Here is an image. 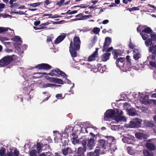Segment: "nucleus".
Returning a JSON list of instances; mask_svg holds the SVG:
<instances>
[{
    "instance_id": "nucleus-1",
    "label": "nucleus",
    "mask_w": 156,
    "mask_h": 156,
    "mask_svg": "<svg viewBox=\"0 0 156 156\" xmlns=\"http://www.w3.org/2000/svg\"><path fill=\"white\" fill-rule=\"evenodd\" d=\"M55 73H57L58 75H60L63 78H65V83H67L70 84L71 86L70 87H71V88H73L74 87V83H71L70 81L66 78L67 76L65 73L58 69H55V70L51 71L48 74H46L45 73L40 72L36 73L35 74H42L43 75H45L46 76L49 75L51 76H54L56 75Z\"/></svg>"
},
{
    "instance_id": "nucleus-38",
    "label": "nucleus",
    "mask_w": 156,
    "mask_h": 156,
    "mask_svg": "<svg viewBox=\"0 0 156 156\" xmlns=\"http://www.w3.org/2000/svg\"><path fill=\"white\" fill-rule=\"evenodd\" d=\"M6 28L8 29L7 30H6V31H8V33L10 35L12 36L14 34V31L13 30L9 28Z\"/></svg>"
},
{
    "instance_id": "nucleus-24",
    "label": "nucleus",
    "mask_w": 156,
    "mask_h": 156,
    "mask_svg": "<svg viewBox=\"0 0 156 156\" xmlns=\"http://www.w3.org/2000/svg\"><path fill=\"white\" fill-rule=\"evenodd\" d=\"M127 112L130 115L132 116H133L135 115L136 113L135 112V110L133 108H130L129 109H126Z\"/></svg>"
},
{
    "instance_id": "nucleus-9",
    "label": "nucleus",
    "mask_w": 156,
    "mask_h": 156,
    "mask_svg": "<svg viewBox=\"0 0 156 156\" xmlns=\"http://www.w3.org/2000/svg\"><path fill=\"white\" fill-rule=\"evenodd\" d=\"M98 148H104L105 149H109L108 144H107L106 141L104 139H100L98 140Z\"/></svg>"
},
{
    "instance_id": "nucleus-53",
    "label": "nucleus",
    "mask_w": 156,
    "mask_h": 156,
    "mask_svg": "<svg viewBox=\"0 0 156 156\" xmlns=\"http://www.w3.org/2000/svg\"><path fill=\"white\" fill-rule=\"evenodd\" d=\"M149 64L151 66L156 68V62L155 61H150Z\"/></svg>"
},
{
    "instance_id": "nucleus-40",
    "label": "nucleus",
    "mask_w": 156,
    "mask_h": 156,
    "mask_svg": "<svg viewBox=\"0 0 156 156\" xmlns=\"http://www.w3.org/2000/svg\"><path fill=\"white\" fill-rule=\"evenodd\" d=\"M55 83L60 84H63L64 83V82L61 79L57 78L55 79Z\"/></svg>"
},
{
    "instance_id": "nucleus-58",
    "label": "nucleus",
    "mask_w": 156,
    "mask_h": 156,
    "mask_svg": "<svg viewBox=\"0 0 156 156\" xmlns=\"http://www.w3.org/2000/svg\"><path fill=\"white\" fill-rule=\"evenodd\" d=\"M19 151L16 149H15L13 154L14 156H19Z\"/></svg>"
},
{
    "instance_id": "nucleus-43",
    "label": "nucleus",
    "mask_w": 156,
    "mask_h": 156,
    "mask_svg": "<svg viewBox=\"0 0 156 156\" xmlns=\"http://www.w3.org/2000/svg\"><path fill=\"white\" fill-rule=\"evenodd\" d=\"M20 46H19V47H18V48H16V51L17 53L18 54L21 56L22 54L23 51V50H22L21 48L20 47Z\"/></svg>"
},
{
    "instance_id": "nucleus-49",
    "label": "nucleus",
    "mask_w": 156,
    "mask_h": 156,
    "mask_svg": "<svg viewBox=\"0 0 156 156\" xmlns=\"http://www.w3.org/2000/svg\"><path fill=\"white\" fill-rule=\"evenodd\" d=\"M111 129L113 130L116 131L119 130V127L117 126L113 125L111 126Z\"/></svg>"
},
{
    "instance_id": "nucleus-62",
    "label": "nucleus",
    "mask_w": 156,
    "mask_h": 156,
    "mask_svg": "<svg viewBox=\"0 0 156 156\" xmlns=\"http://www.w3.org/2000/svg\"><path fill=\"white\" fill-rule=\"evenodd\" d=\"M77 11L76 10H74L73 11H72L71 12H69V10L67 11L66 13H68L69 14H75L76 13H77Z\"/></svg>"
},
{
    "instance_id": "nucleus-32",
    "label": "nucleus",
    "mask_w": 156,
    "mask_h": 156,
    "mask_svg": "<svg viewBox=\"0 0 156 156\" xmlns=\"http://www.w3.org/2000/svg\"><path fill=\"white\" fill-rule=\"evenodd\" d=\"M142 31L149 34H150V33L153 32L151 29L149 27L146 28L142 30Z\"/></svg>"
},
{
    "instance_id": "nucleus-42",
    "label": "nucleus",
    "mask_w": 156,
    "mask_h": 156,
    "mask_svg": "<svg viewBox=\"0 0 156 156\" xmlns=\"http://www.w3.org/2000/svg\"><path fill=\"white\" fill-rule=\"evenodd\" d=\"M31 93H33L31 91H30L29 93V94L26 95V97L28 98H27V101H30L31 99V98L33 97L34 95H32L31 94Z\"/></svg>"
},
{
    "instance_id": "nucleus-57",
    "label": "nucleus",
    "mask_w": 156,
    "mask_h": 156,
    "mask_svg": "<svg viewBox=\"0 0 156 156\" xmlns=\"http://www.w3.org/2000/svg\"><path fill=\"white\" fill-rule=\"evenodd\" d=\"M65 2V0H60V1H58L57 3V5L59 6H61Z\"/></svg>"
},
{
    "instance_id": "nucleus-36",
    "label": "nucleus",
    "mask_w": 156,
    "mask_h": 156,
    "mask_svg": "<svg viewBox=\"0 0 156 156\" xmlns=\"http://www.w3.org/2000/svg\"><path fill=\"white\" fill-rule=\"evenodd\" d=\"M44 76L45 77L46 79L47 80H49V81L54 83H55V81L56 79L54 77H51L48 76Z\"/></svg>"
},
{
    "instance_id": "nucleus-23",
    "label": "nucleus",
    "mask_w": 156,
    "mask_h": 156,
    "mask_svg": "<svg viewBox=\"0 0 156 156\" xmlns=\"http://www.w3.org/2000/svg\"><path fill=\"white\" fill-rule=\"evenodd\" d=\"M143 154L145 156H154V154L152 152L147 150H144Z\"/></svg>"
},
{
    "instance_id": "nucleus-6",
    "label": "nucleus",
    "mask_w": 156,
    "mask_h": 156,
    "mask_svg": "<svg viewBox=\"0 0 156 156\" xmlns=\"http://www.w3.org/2000/svg\"><path fill=\"white\" fill-rule=\"evenodd\" d=\"M140 34L143 39L144 40H146L145 42L146 46L147 47L151 46L152 44V42L151 40L149 38L150 34H148L142 31L141 33H140Z\"/></svg>"
},
{
    "instance_id": "nucleus-3",
    "label": "nucleus",
    "mask_w": 156,
    "mask_h": 156,
    "mask_svg": "<svg viewBox=\"0 0 156 156\" xmlns=\"http://www.w3.org/2000/svg\"><path fill=\"white\" fill-rule=\"evenodd\" d=\"M15 55H8L4 57L0 60V66H6L12 61L13 57Z\"/></svg>"
},
{
    "instance_id": "nucleus-13",
    "label": "nucleus",
    "mask_w": 156,
    "mask_h": 156,
    "mask_svg": "<svg viewBox=\"0 0 156 156\" xmlns=\"http://www.w3.org/2000/svg\"><path fill=\"white\" fill-rule=\"evenodd\" d=\"M73 151L71 148L67 147L62 149V153L64 156H66L72 153Z\"/></svg>"
},
{
    "instance_id": "nucleus-21",
    "label": "nucleus",
    "mask_w": 156,
    "mask_h": 156,
    "mask_svg": "<svg viewBox=\"0 0 156 156\" xmlns=\"http://www.w3.org/2000/svg\"><path fill=\"white\" fill-rule=\"evenodd\" d=\"M110 55L111 54L108 53H106L103 54L101 57L102 60L104 62L106 61L109 59Z\"/></svg>"
},
{
    "instance_id": "nucleus-28",
    "label": "nucleus",
    "mask_w": 156,
    "mask_h": 156,
    "mask_svg": "<svg viewBox=\"0 0 156 156\" xmlns=\"http://www.w3.org/2000/svg\"><path fill=\"white\" fill-rule=\"evenodd\" d=\"M12 40L19 45L21 44L22 41L20 40V37L19 36H16L14 38L12 39Z\"/></svg>"
},
{
    "instance_id": "nucleus-30",
    "label": "nucleus",
    "mask_w": 156,
    "mask_h": 156,
    "mask_svg": "<svg viewBox=\"0 0 156 156\" xmlns=\"http://www.w3.org/2000/svg\"><path fill=\"white\" fill-rule=\"evenodd\" d=\"M61 86V85L57 84H53L51 83H47L44 85V87H59Z\"/></svg>"
},
{
    "instance_id": "nucleus-59",
    "label": "nucleus",
    "mask_w": 156,
    "mask_h": 156,
    "mask_svg": "<svg viewBox=\"0 0 156 156\" xmlns=\"http://www.w3.org/2000/svg\"><path fill=\"white\" fill-rule=\"evenodd\" d=\"M7 29H8L5 27H0V33L6 31Z\"/></svg>"
},
{
    "instance_id": "nucleus-54",
    "label": "nucleus",
    "mask_w": 156,
    "mask_h": 156,
    "mask_svg": "<svg viewBox=\"0 0 156 156\" xmlns=\"http://www.w3.org/2000/svg\"><path fill=\"white\" fill-rule=\"evenodd\" d=\"M11 14H19L20 15H22V14H25V13L21 11H19V12H10Z\"/></svg>"
},
{
    "instance_id": "nucleus-18",
    "label": "nucleus",
    "mask_w": 156,
    "mask_h": 156,
    "mask_svg": "<svg viewBox=\"0 0 156 156\" xmlns=\"http://www.w3.org/2000/svg\"><path fill=\"white\" fill-rule=\"evenodd\" d=\"M146 146L147 149L151 151L156 149V147L154 144L151 143L147 142L146 143Z\"/></svg>"
},
{
    "instance_id": "nucleus-22",
    "label": "nucleus",
    "mask_w": 156,
    "mask_h": 156,
    "mask_svg": "<svg viewBox=\"0 0 156 156\" xmlns=\"http://www.w3.org/2000/svg\"><path fill=\"white\" fill-rule=\"evenodd\" d=\"M86 151V148L82 147H79L77 150V154L79 155H84V153Z\"/></svg>"
},
{
    "instance_id": "nucleus-46",
    "label": "nucleus",
    "mask_w": 156,
    "mask_h": 156,
    "mask_svg": "<svg viewBox=\"0 0 156 156\" xmlns=\"http://www.w3.org/2000/svg\"><path fill=\"white\" fill-rule=\"evenodd\" d=\"M87 140L83 139L81 141V144L83 148H86V144H87Z\"/></svg>"
},
{
    "instance_id": "nucleus-63",
    "label": "nucleus",
    "mask_w": 156,
    "mask_h": 156,
    "mask_svg": "<svg viewBox=\"0 0 156 156\" xmlns=\"http://www.w3.org/2000/svg\"><path fill=\"white\" fill-rule=\"evenodd\" d=\"M90 30V28H84L83 29H82L81 31L83 32H87V31H89Z\"/></svg>"
},
{
    "instance_id": "nucleus-14",
    "label": "nucleus",
    "mask_w": 156,
    "mask_h": 156,
    "mask_svg": "<svg viewBox=\"0 0 156 156\" xmlns=\"http://www.w3.org/2000/svg\"><path fill=\"white\" fill-rule=\"evenodd\" d=\"M66 36V34L65 33H62L58 36L55 39V43L58 44L62 41Z\"/></svg>"
},
{
    "instance_id": "nucleus-31",
    "label": "nucleus",
    "mask_w": 156,
    "mask_h": 156,
    "mask_svg": "<svg viewBox=\"0 0 156 156\" xmlns=\"http://www.w3.org/2000/svg\"><path fill=\"white\" fill-rule=\"evenodd\" d=\"M146 125L147 126L150 128H153L155 126L153 121L147 122H146Z\"/></svg>"
},
{
    "instance_id": "nucleus-47",
    "label": "nucleus",
    "mask_w": 156,
    "mask_h": 156,
    "mask_svg": "<svg viewBox=\"0 0 156 156\" xmlns=\"http://www.w3.org/2000/svg\"><path fill=\"white\" fill-rule=\"evenodd\" d=\"M127 150L129 153L131 155H133L135 153V152L133 151V149L131 147H128Z\"/></svg>"
},
{
    "instance_id": "nucleus-29",
    "label": "nucleus",
    "mask_w": 156,
    "mask_h": 156,
    "mask_svg": "<svg viewBox=\"0 0 156 156\" xmlns=\"http://www.w3.org/2000/svg\"><path fill=\"white\" fill-rule=\"evenodd\" d=\"M51 14H44L42 15V16L44 17L45 16H48L49 18L54 19L56 18H58L61 17L60 16H58V15L55 14L53 16H51Z\"/></svg>"
},
{
    "instance_id": "nucleus-33",
    "label": "nucleus",
    "mask_w": 156,
    "mask_h": 156,
    "mask_svg": "<svg viewBox=\"0 0 156 156\" xmlns=\"http://www.w3.org/2000/svg\"><path fill=\"white\" fill-rule=\"evenodd\" d=\"M136 126V123L133 121H130L128 124V127L130 128H133Z\"/></svg>"
},
{
    "instance_id": "nucleus-48",
    "label": "nucleus",
    "mask_w": 156,
    "mask_h": 156,
    "mask_svg": "<svg viewBox=\"0 0 156 156\" xmlns=\"http://www.w3.org/2000/svg\"><path fill=\"white\" fill-rule=\"evenodd\" d=\"M91 16H92L91 15H85V16H82V18L80 19H76L75 20H74L76 21V20H82L86 19L87 18L90 17H91Z\"/></svg>"
},
{
    "instance_id": "nucleus-61",
    "label": "nucleus",
    "mask_w": 156,
    "mask_h": 156,
    "mask_svg": "<svg viewBox=\"0 0 156 156\" xmlns=\"http://www.w3.org/2000/svg\"><path fill=\"white\" fill-rule=\"evenodd\" d=\"M149 51L151 52H152L153 51L154 52L156 50H154V46H153V45L149 49Z\"/></svg>"
},
{
    "instance_id": "nucleus-2",
    "label": "nucleus",
    "mask_w": 156,
    "mask_h": 156,
    "mask_svg": "<svg viewBox=\"0 0 156 156\" xmlns=\"http://www.w3.org/2000/svg\"><path fill=\"white\" fill-rule=\"evenodd\" d=\"M80 41L79 38L75 37L73 39V42H71L70 43L69 51L73 57L76 56L77 50H78L80 48Z\"/></svg>"
},
{
    "instance_id": "nucleus-10",
    "label": "nucleus",
    "mask_w": 156,
    "mask_h": 156,
    "mask_svg": "<svg viewBox=\"0 0 156 156\" xmlns=\"http://www.w3.org/2000/svg\"><path fill=\"white\" fill-rule=\"evenodd\" d=\"M105 137L107 139L106 142L108 146L110 147L112 145H114L116 144V139L112 136H106Z\"/></svg>"
},
{
    "instance_id": "nucleus-15",
    "label": "nucleus",
    "mask_w": 156,
    "mask_h": 156,
    "mask_svg": "<svg viewBox=\"0 0 156 156\" xmlns=\"http://www.w3.org/2000/svg\"><path fill=\"white\" fill-rule=\"evenodd\" d=\"M100 149H96L94 152H90L87 153L86 156H99Z\"/></svg>"
},
{
    "instance_id": "nucleus-4",
    "label": "nucleus",
    "mask_w": 156,
    "mask_h": 156,
    "mask_svg": "<svg viewBox=\"0 0 156 156\" xmlns=\"http://www.w3.org/2000/svg\"><path fill=\"white\" fill-rule=\"evenodd\" d=\"M90 135L92 137L87 140V145L88 149L90 150L93 149L95 145V140L94 138H96L97 135H95L91 132L90 133Z\"/></svg>"
},
{
    "instance_id": "nucleus-8",
    "label": "nucleus",
    "mask_w": 156,
    "mask_h": 156,
    "mask_svg": "<svg viewBox=\"0 0 156 156\" xmlns=\"http://www.w3.org/2000/svg\"><path fill=\"white\" fill-rule=\"evenodd\" d=\"M124 58H120L117 59L116 64L117 66L121 69L122 70L123 72H126L128 71L127 68L126 67L124 68Z\"/></svg>"
},
{
    "instance_id": "nucleus-44",
    "label": "nucleus",
    "mask_w": 156,
    "mask_h": 156,
    "mask_svg": "<svg viewBox=\"0 0 156 156\" xmlns=\"http://www.w3.org/2000/svg\"><path fill=\"white\" fill-rule=\"evenodd\" d=\"M37 149L38 153H39L41 151V145L39 142H37L36 144Z\"/></svg>"
},
{
    "instance_id": "nucleus-50",
    "label": "nucleus",
    "mask_w": 156,
    "mask_h": 156,
    "mask_svg": "<svg viewBox=\"0 0 156 156\" xmlns=\"http://www.w3.org/2000/svg\"><path fill=\"white\" fill-rule=\"evenodd\" d=\"M115 114L117 115H121L123 114V112L119 109H116Z\"/></svg>"
},
{
    "instance_id": "nucleus-11",
    "label": "nucleus",
    "mask_w": 156,
    "mask_h": 156,
    "mask_svg": "<svg viewBox=\"0 0 156 156\" xmlns=\"http://www.w3.org/2000/svg\"><path fill=\"white\" fill-rule=\"evenodd\" d=\"M149 96L148 95H145L144 96H139L138 98H140L139 100L141 103L145 105H147L149 103Z\"/></svg>"
},
{
    "instance_id": "nucleus-41",
    "label": "nucleus",
    "mask_w": 156,
    "mask_h": 156,
    "mask_svg": "<svg viewBox=\"0 0 156 156\" xmlns=\"http://www.w3.org/2000/svg\"><path fill=\"white\" fill-rule=\"evenodd\" d=\"M9 39L5 37H0V41L3 43H8L9 42H5V41H8Z\"/></svg>"
},
{
    "instance_id": "nucleus-51",
    "label": "nucleus",
    "mask_w": 156,
    "mask_h": 156,
    "mask_svg": "<svg viewBox=\"0 0 156 156\" xmlns=\"http://www.w3.org/2000/svg\"><path fill=\"white\" fill-rule=\"evenodd\" d=\"M13 152L11 148H9V150L8 151L7 154L8 156H13Z\"/></svg>"
},
{
    "instance_id": "nucleus-52",
    "label": "nucleus",
    "mask_w": 156,
    "mask_h": 156,
    "mask_svg": "<svg viewBox=\"0 0 156 156\" xmlns=\"http://www.w3.org/2000/svg\"><path fill=\"white\" fill-rule=\"evenodd\" d=\"M100 31V29L98 27H95L93 30V32L95 34H98Z\"/></svg>"
},
{
    "instance_id": "nucleus-45",
    "label": "nucleus",
    "mask_w": 156,
    "mask_h": 156,
    "mask_svg": "<svg viewBox=\"0 0 156 156\" xmlns=\"http://www.w3.org/2000/svg\"><path fill=\"white\" fill-rule=\"evenodd\" d=\"M37 151L35 150H32L30 152V154L31 156H36Z\"/></svg>"
},
{
    "instance_id": "nucleus-26",
    "label": "nucleus",
    "mask_w": 156,
    "mask_h": 156,
    "mask_svg": "<svg viewBox=\"0 0 156 156\" xmlns=\"http://www.w3.org/2000/svg\"><path fill=\"white\" fill-rule=\"evenodd\" d=\"M114 120L118 122L123 120L125 119L124 117L119 115H117L115 116H114Z\"/></svg>"
},
{
    "instance_id": "nucleus-56",
    "label": "nucleus",
    "mask_w": 156,
    "mask_h": 156,
    "mask_svg": "<svg viewBox=\"0 0 156 156\" xmlns=\"http://www.w3.org/2000/svg\"><path fill=\"white\" fill-rule=\"evenodd\" d=\"M142 122V120L137 118V128L140 127L141 126V124Z\"/></svg>"
},
{
    "instance_id": "nucleus-12",
    "label": "nucleus",
    "mask_w": 156,
    "mask_h": 156,
    "mask_svg": "<svg viewBox=\"0 0 156 156\" xmlns=\"http://www.w3.org/2000/svg\"><path fill=\"white\" fill-rule=\"evenodd\" d=\"M35 68L38 69H44L48 70L51 68V66L48 64L42 63L37 65Z\"/></svg>"
},
{
    "instance_id": "nucleus-16",
    "label": "nucleus",
    "mask_w": 156,
    "mask_h": 156,
    "mask_svg": "<svg viewBox=\"0 0 156 156\" xmlns=\"http://www.w3.org/2000/svg\"><path fill=\"white\" fill-rule=\"evenodd\" d=\"M98 56V49H96V51L93 53L92 55L88 57V60L91 62L95 60L96 57Z\"/></svg>"
},
{
    "instance_id": "nucleus-37",
    "label": "nucleus",
    "mask_w": 156,
    "mask_h": 156,
    "mask_svg": "<svg viewBox=\"0 0 156 156\" xmlns=\"http://www.w3.org/2000/svg\"><path fill=\"white\" fill-rule=\"evenodd\" d=\"M150 36L151 41H156V34L153 32L150 34Z\"/></svg>"
},
{
    "instance_id": "nucleus-35",
    "label": "nucleus",
    "mask_w": 156,
    "mask_h": 156,
    "mask_svg": "<svg viewBox=\"0 0 156 156\" xmlns=\"http://www.w3.org/2000/svg\"><path fill=\"white\" fill-rule=\"evenodd\" d=\"M73 128L71 126H67L65 129V131L67 133H69L71 132V130H73Z\"/></svg>"
},
{
    "instance_id": "nucleus-27",
    "label": "nucleus",
    "mask_w": 156,
    "mask_h": 156,
    "mask_svg": "<svg viewBox=\"0 0 156 156\" xmlns=\"http://www.w3.org/2000/svg\"><path fill=\"white\" fill-rule=\"evenodd\" d=\"M100 66H101L100 64H98L97 66L99 68V71L100 73H103L107 69L106 66L105 65H104L100 67Z\"/></svg>"
},
{
    "instance_id": "nucleus-34",
    "label": "nucleus",
    "mask_w": 156,
    "mask_h": 156,
    "mask_svg": "<svg viewBox=\"0 0 156 156\" xmlns=\"http://www.w3.org/2000/svg\"><path fill=\"white\" fill-rule=\"evenodd\" d=\"M41 3L40 2H37L35 3H34L31 4H28V5L30 7L35 8L39 6Z\"/></svg>"
},
{
    "instance_id": "nucleus-60",
    "label": "nucleus",
    "mask_w": 156,
    "mask_h": 156,
    "mask_svg": "<svg viewBox=\"0 0 156 156\" xmlns=\"http://www.w3.org/2000/svg\"><path fill=\"white\" fill-rule=\"evenodd\" d=\"M136 50L135 49L133 51V58L135 60H136Z\"/></svg>"
},
{
    "instance_id": "nucleus-19",
    "label": "nucleus",
    "mask_w": 156,
    "mask_h": 156,
    "mask_svg": "<svg viewBox=\"0 0 156 156\" xmlns=\"http://www.w3.org/2000/svg\"><path fill=\"white\" fill-rule=\"evenodd\" d=\"M147 135L137 132V139L145 140L147 138Z\"/></svg>"
},
{
    "instance_id": "nucleus-25",
    "label": "nucleus",
    "mask_w": 156,
    "mask_h": 156,
    "mask_svg": "<svg viewBox=\"0 0 156 156\" xmlns=\"http://www.w3.org/2000/svg\"><path fill=\"white\" fill-rule=\"evenodd\" d=\"M112 54L114 56V58H116L118 56L121 55V52L120 50H114L113 51Z\"/></svg>"
},
{
    "instance_id": "nucleus-39",
    "label": "nucleus",
    "mask_w": 156,
    "mask_h": 156,
    "mask_svg": "<svg viewBox=\"0 0 156 156\" xmlns=\"http://www.w3.org/2000/svg\"><path fill=\"white\" fill-rule=\"evenodd\" d=\"M5 149L4 148H2L0 150V156H6L5 153Z\"/></svg>"
},
{
    "instance_id": "nucleus-17",
    "label": "nucleus",
    "mask_w": 156,
    "mask_h": 156,
    "mask_svg": "<svg viewBox=\"0 0 156 156\" xmlns=\"http://www.w3.org/2000/svg\"><path fill=\"white\" fill-rule=\"evenodd\" d=\"M72 135L73 137L71 139V140L73 144H75L78 143L79 140L77 139L78 138V136L77 135V133H73L72 134Z\"/></svg>"
},
{
    "instance_id": "nucleus-7",
    "label": "nucleus",
    "mask_w": 156,
    "mask_h": 156,
    "mask_svg": "<svg viewBox=\"0 0 156 156\" xmlns=\"http://www.w3.org/2000/svg\"><path fill=\"white\" fill-rule=\"evenodd\" d=\"M111 42V38L109 37H107L105 39V41L103 46V51L106 52H110L113 49L112 47L108 48Z\"/></svg>"
},
{
    "instance_id": "nucleus-55",
    "label": "nucleus",
    "mask_w": 156,
    "mask_h": 156,
    "mask_svg": "<svg viewBox=\"0 0 156 156\" xmlns=\"http://www.w3.org/2000/svg\"><path fill=\"white\" fill-rule=\"evenodd\" d=\"M10 4L11 5L10 7L11 8H17V7H18L19 6V5L16 3H15Z\"/></svg>"
},
{
    "instance_id": "nucleus-5",
    "label": "nucleus",
    "mask_w": 156,
    "mask_h": 156,
    "mask_svg": "<svg viewBox=\"0 0 156 156\" xmlns=\"http://www.w3.org/2000/svg\"><path fill=\"white\" fill-rule=\"evenodd\" d=\"M115 114V111L114 110L110 109L107 110L104 114V120L107 121L109 119L114 117Z\"/></svg>"
},
{
    "instance_id": "nucleus-20",
    "label": "nucleus",
    "mask_w": 156,
    "mask_h": 156,
    "mask_svg": "<svg viewBox=\"0 0 156 156\" xmlns=\"http://www.w3.org/2000/svg\"><path fill=\"white\" fill-rule=\"evenodd\" d=\"M86 66L89 69H91V71L94 73H96L99 71V68L97 69L96 68L95 66L91 65L89 64H86Z\"/></svg>"
},
{
    "instance_id": "nucleus-64",
    "label": "nucleus",
    "mask_w": 156,
    "mask_h": 156,
    "mask_svg": "<svg viewBox=\"0 0 156 156\" xmlns=\"http://www.w3.org/2000/svg\"><path fill=\"white\" fill-rule=\"evenodd\" d=\"M56 97L58 99H59L62 98V94H57L56 95Z\"/></svg>"
}]
</instances>
